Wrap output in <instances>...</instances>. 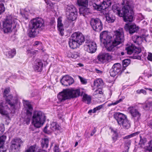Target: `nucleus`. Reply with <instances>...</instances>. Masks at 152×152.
Returning <instances> with one entry per match:
<instances>
[{"mask_svg":"<svg viewBox=\"0 0 152 152\" xmlns=\"http://www.w3.org/2000/svg\"><path fill=\"white\" fill-rule=\"evenodd\" d=\"M4 131V125H0V134L3 133Z\"/></svg>","mask_w":152,"mask_h":152,"instance_id":"052dcab7","label":"nucleus"},{"mask_svg":"<svg viewBox=\"0 0 152 152\" xmlns=\"http://www.w3.org/2000/svg\"><path fill=\"white\" fill-rule=\"evenodd\" d=\"M6 136L4 135L0 137V152H6V150L1 148L4 144L6 138Z\"/></svg>","mask_w":152,"mask_h":152,"instance_id":"cd10ccee","label":"nucleus"},{"mask_svg":"<svg viewBox=\"0 0 152 152\" xmlns=\"http://www.w3.org/2000/svg\"><path fill=\"white\" fill-rule=\"evenodd\" d=\"M133 7L129 5H126L120 10L118 7L114 5L112 6V9L119 16L122 17L125 22H132L133 19Z\"/></svg>","mask_w":152,"mask_h":152,"instance_id":"f257e3e1","label":"nucleus"},{"mask_svg":"<svg viewBox=\"0 0 152 152\" xmlns=\"http://www.w3.org/2000/svg\"><path fill=\"white\" fill-rule=\"evenodd\" d=\"M47 4V7L50 9H52L53 8V4L51 3L48 1H46Z\"/></svg>","mask_w":152,"mask_h":152,"instance_id":"13d9d810","label":"nucleus"},{"mask_svg":"<svg viewBox=\"0 0 152 152\" xmlns=\"http://www.w3.org/2000/svg\"><path fill=\"white\" fill-rule=\"evenodd\" d=\"M38 32V31L35 30L32 28H31V27L30 26L29 31L28 33V35L30 37L34 38L37 35V33Z\"/></svg>","mask_w":152,"mask_h":152,"instance_id":"bb28decb","label":"nucleus"},{"mask_svg":"<svg viewBox=\"0 0 152 152\" xmlns=\"http://www.w3.org/2000/svg\"><path fill=\"white\" fill-rule=\"evenodd\" d=\"M144 108L146 110L152 111V102H149L147 103L144 106Z\"/></svg>","mask_w":152,"mask_h":152,"instance_id":"79ce46f5","label":"nucleus"},{"mask_svg":"<svg viewBox=\"0 0 152 152\" xmlns=\"http://www.w3.org/2000/svg\"><path fill=\"white\" fill-rule=\"evenodd\" d=\"M121 125H122L123 128L126 129H128L130 126V123L127 118L122 122Z\"/></svg>","mask_w":152,"mask_h":152,"instance_id":"4c0bfd02","label":"nucleus"},{"mask_svg":"<svg viewBox=\"0 0 152 152\" xmlns=\"http://www.w3.org/2000/svg\"><path fill=\"white\" fill-rule=\"evenodd\" d=\"M69 47L72 49H75L80 45L72 37H71L69 41Z\"/></svg>","mask_w":152,"mask_h":152,"instance_id":"393cba45","label":"nucleus"},{"mask_svg":"<svg viewBox=\"0 0 152 152\" xmlns=\"http://www.w3.org/2000/svg\"><path fill=\"white\" fill-rule=\"evenodd\" d=\"M54 152H59L58 147L56 145L53 149Z\"/></svg>","mask_w":152,"mask_h":152,"instance_id":"e2e57ef3","label":"nucleus"},{"mask_svg":"<svg viewBox=\"0 0 152 152\" xmlns=\"http://www.w3.org/2000/svg\"><path fill=\"white\" fill-rule=\"evenodd\" d=\"M45 26V21L41 18H37L33 19L30 21V26L31 28L38 31L40 29H43Z\"/></svg>","mask_w":152,"mask_h":152,"instance_id":"0eeeda50","label":"nucleus"},{"mask_svg":"<svg viewBox=\"0 0 152 152\" xmlns=\"http://www.w3.org/2000/svg\"><path fill=\"white\" fill-rule=\"evenodd\" d=\"M10 89L7 88L5 89L3 93V97L5 98L6 102L13 109L15 110V107L18 103V100L17 98L13 99V96L12 95L7 96L10 92Z\"/></svg>","mask_w":152,"mask_h":152,"instance_id":"39448f33","label":"nucleus"},{"mask_svg":"<svg viewBox=\"0 0 152 152\" xmlns=\"http://www.w3.org/2000/svg\"><path fill=\"white\" fill-rule=\"evenodd\" d=\"M121 66L120 64L117 63L114 64L110 71V76L114 77L119 73V74L121 75L124 71H122V69L121 70Z\"/></svg>","mask_w":152,"mask_h":152,"instance_id":"2eb2a0df","label":"nucleus"},{"mask_svg":"<svg viewBox=\"0 0 152 152\" xmlns=\"http://www.w3.org/2000/svg\"><path fill=\"white\" fill-rule=\"evenodd\" d=\"M23 103L26 109V115L25 116L24 121L27 124H28L30 122L33 107L29 102L26 100H23Z\"/></svg>","mask_w":152,"mask_h":152,"instance_id":"6e6552de","label":"nucleus"},{"mask_svg":"<svg viewBox=\"0 0 152 152\" xmlns=\"http://www.w3.org/2000/svg\"><path fill=\"white\" fill-rule=\"evenodd\" d=\"M100 38L101 42L103 44L111 42L113 40V37L110 35V33L106 31H103L100 33Z\"/></svg>","mask_w":152,"mask_h":152,"instance_id":"ddd939ff","label":"nucleus"},{"mask_svg":"<svg viewBox=\"0 0 152 152\" xmlns=\"http://www.w3.org/2000/svg\"><path fill=\"white\" fill-rule=\"evenodd\" d=\"M113 40L111 42L104 44L107 50L112 51L114 50L115 47L123 42L124 37L123 29L120 28L114 31L113 36Z\"/></svg>","mask_w":152,"mask_h":152,"instance_id":"f03ea898","label":"nucleus"},{"mask_svg":"<svg viewBox=\"0 0 152 152\" xmlns=\"http://www.w3.org/2000/svg\"><path fill=\"white\" fill-rule=\"evenodd\" d=\"M43 66V64L42 61L37 59L35 61L33 67L35 71L41 72L42 71Z\"/></svg>","mask_w":152,"mask_h":152,"instance_id":"5701e85b","label":"nucleus"},{"mask_svg":"<svg viewBox=\"0 0 152 152\" xmlns=\"http://www.w3.org/2000/svg\"><path fill=\"white\" fill-rule=\"evenodd\" d=\"M66 15L67 18L69 20L73 21L76 20L77 16V13H68Z\"/></svg>","mask_w":152,"mask_h":152,"instance_id":"c85d7f7f","label":"nucleus"},{"mask_svg":"<svg viewBox=\"0 0 152 152\" xmlns=\"http://www.w3.org/2000/svg\"><path fill=\"white\" fill-rule=\"evenodd\" d=\"M77 3L79 6L83 7L88 6V0H77Z\"/></svg>","mask_w":152,"mask_h":152,"instance_id":"72a5a7b5","label":"nucleus"},{"mask_svg":"<svg viewBox=\"0 0 152 152\" xmlns=\"http://www.w3.org/2000/svg\"><path fill=\"white\" fill-rule=\"evenodd\" d=\"M32 124L36 128H39L43 125L46 120L44 114L40 111L34 112L32 117Z\"/></svg>","mask_w":152,"mask_h":152,"instance_id":"20e7f679","label":"nucleus"},{"mask_svg":"<svg viewBox=\"0 0 152 152\" xmlns=\"http://www.w3.org/2000/svg\"><path fill=\"white\" fill-rule=\"evenodd\" d=\"M122 100L121 99H120L119 100H117L116 102H113V103H111L110 104H108V106H110L112 105H116V104H118V103H119V102H121L122 101Z\"/></svg>","mask_w":152,"mask_h":152,"instance_id":"5fc2aeb1","label":"nucleus"},{"mask_svg":"<svg viewBox=\"0 0 152 152\" xmlns=\"http://www.w3.org/2000/svg\"><path fill=\"white\" fill-rule=\"evenodd\" d=\"M50 128L53 131L56 130H59L60 129V126L56 122H53L50 124Z\"/></svg>","mask_w":152,"mask_h":152,"instance_id":"ea45409f","label":"nucleus"},{"mask_svg":"<svg viewBox=\"0 0 152 152\" xmlns=\"http://www.w3.org/2000/svg\"><path fill=\"white\" fill-rule=\"evenodd\" d=\"M149 144V146L147 147L146 149L145 150V152H152V143Z\"/></svg>","mask_w":152,"mask_h":152,"instance_id":"3c124183","label":"nucleus"},{"mask_svg":"<svg viewBox=\"0 0 152 152\" xmlns=\"http://www.w3.org/2000/svg\"><path fill=\"white\" fill-rule=\"evenodd\" d=\"M140 133V132H135L133 133L130 134H129L128 136H127L125 137L124 139H127L129 138H130L133 137L137 135Z\"/></svg>","mask_w":152,"mask_h":152,"instance_id":"a18cd8bd","label":"nucleus"},{"mask_svg":"<svg viewBox=\"0 0 152 152\" xmlns=\"http://www.w3.org/2000/svg\"><path fill=\"white\" fill-rule=\"evenodd\" d=\"M42 45L41 43L40 42L38 41H35L34 44H33V45L37 47L38 46H41Z\"/></svg>","mask_w":152,"mask_h":152,"instance_id":"bf43d9fd","label":"nucleus"},{"mask_svg":"<svg viewBox=\"0 0 152 152\" xmlns=\"http://www.w3.org/2000/svg\"><path fill=\"white\" fill-rule=\"evenodd\" d=\"M23 141L20 138H16L11 142L10 150L12 152H17L23 145Z\"/></svg>","mask_w":152,"mask_h":152,"instance_id":"f8f14e48","label":"nucleus"},{"mask_svg":"<svg viewBox=\"0 0 152 152\" xmlns=\"http://www.w3.org/2000/svg\"><path fill=\"white\" fill-rule=\"evenodd\" d=\"M7 104L6 102H4L0 103V114L2 115H5L7 117L9 118V114L11 112L10 109L8 107Z\"/></svg>","mask_w":152,"mask_h":152,"instance_id":"4468645a","label":"nucleus"},{"mask_svg":"<svg viewBox=\"0 0 152 152\" xmlns=\"http://www.w3.org/2000/svg\"><path fill=\"white\" fill-rule=\"evenodd\" d=\"M130 63V59H126L123 60L122 61L123 67L122 69V71H124L126 69V67L129 65Z\"/></svg>","mask_w":152,"mask_h":152,"instance_id":"58836bf2","label":"nucleus"},{"mask_svg":"<svg viewBox=\"0 0 152 152\" xmlns=\"http://www.w3.org/2000/svg\"><path fill=\"white\" fill-rule=\"evenodd\" d=\"M103 107V105H101L98 106L94 108L93 110V113H94L96 112L97 110H100Z\"/></svg>","mask_w":152,"mask_h":152,"instance_id":"864d4df0","label":"nucleus"},{"mask_svg":"<svg viewBox=\"0 0 152 152\" xmlns=\"http://www.w3.org/2000/svg\"><path fill=\"white\" fill-rule=\"evenodd\" d=\"M140 140L139 142V144L145 145L147 142L146 139L144 137H142L141 136H140Z\"/></svg>","mask_w":152,"mask_h":152,"instance_id":"c03bdc74","label":"nucleus"},{"mask_svg":"<svg viewBox=\"0 0 152 152\" xmlns=\"http://www.w3.org/2000/svg\"><path fill=\"white\" fill-rule=\"evenodd\" d=\"M45 26V21L41 18H37L33 19L30 21V26L31 28L38 31L40 29H43Z\"/></svg>","mask_w":152,"mask_h":152,"instance_id":"423d86ee","label":"nucleus"},{"mask_svg":"<svg viewBox=\"0 0 152 152\" xmlns=\"http://www.w3.org/2000/svg\"><path fill=\"white\" fill-rule=\"evenodd\" d=\"M60 82L62 85L65 86H68L73 84L74 80L73 78L71 76L66 75L60 80Z\"/></svg>","mask_w":152,"mask_h":152,"instance_id":"6ab92c4d","label":"nucleus"},{"mask_svg":"<svg viewBox=\"0 0 152 152\" xmlns=\"http://www.w3.org/2000/svg\"><path fill=\"white\" fill-rule=\"evenodd\" d=\"M131 140H126L125 143L124 145L125 149L128 150L129 149V147L131 145Z\"/></svg>","mask_w":152,"mask_h":152,"instance_id":"49530a36","label":"nucleus"},{"mask_svg":"<svg viewBox=\"0 0 152 152\" xmlns=\"http://www.w3.org/2000/svg\"><path fill=\"white\" fill-rule=\"evenodd\" d=\"M147 59L148 60L152 61V53H149Z\"/></svg>","mask_w":152,"mask_h":152,"instance_id":"680f3d73","label":"nucleus"},{"mask_svg":"<svg viewBox=\"0 0 152 152\" xmlns=\"http://www.w3.org/2000/svg\"><path fill=\"white\" fill-rule=\"evenodd\" d=\"M125 50L126 51L125 53L129 55H131L132 53L138 55L141 51L140 48L136 47L133 48L132 46H129L126 48Z\"/></svg>","mask_w":152,"mask_h":152,"instance_id":"4be33fe9","label":"nucleus"},{"mask_svg":"<svg viewBox=\"0 0 152 152\" xmlns=\"http://www.w3.org/2000/svg\"><path fill=\"white\" fill-rule=\"evenodd\" d=\"M111 132H113V134L112 136L113 143H115L118 140V134L116 130H114L112 129H111Z\"/></svg>","mask_w":152,"mask_h":152,"instance_id":"7c9ffc66","label":"nucleus"},{"mask_svg":"<svg viewBox=\"0 0 152 152\" xmlns=\"http://www.w3.org/2000/svg\"><path fill=\"white\" fill-rule=\"evenodd\" d=\"M57 27L58 28H64L63 24L62 23V20L61 19L58 18L57 21Z\"/></svg>","mask_w":152,"mask_h":152,"instance_id":"09e8293b","label":"nucleus"},{"mask_svg":"<svg viewBox=\"0 0 152 152\" xmlns=\"http://www.w3.org/2000/svg\"><path fill=\"white\" fill-rule=\"evenodd\" d=\"M113 116L115 119L117 121L118 124L120 125H121L122 122L127 118L126 115L119 112L114 113Z\"/></svg>","mask_w":152,"mask_h":152,"instance_id":"412c9836","label":"nucleus"},{"mask_svg":"<svg viewBox=\"0 0 152 152\" xmlns=\"http://www.w3.org/2000/svg\"><path fill=\"white\" fill-rule=\"evenodd\" d=\"M49 140L47 138H45L43 141L41 143V146L42 148L43 149V150L45 152L46 148L48 146Z\"/></svg>","mask_w":152,"mask_h":152,"instance_id":"473e14b6","label":"nucleus"},{"mask_svg":"<svg viewBox=\"0 0 152 152\" xmlns=\"http://www.w3.org/2000/svg\"><path fill=\"white\" fill-rule=\"evenodd\" d=\"M132 116V119L134 122L138 121L141 119V114L135 106H131L128 108Z\"/></svg>","mask_w":152,"mask_h":152,"instance_id":"9b49d317","label":"nucleus"},{"mask_svg":"<svg viewBox=\"0 0 152 152\" xmlns=\"http://www.w3.org/2000/svg\"><path fill=\"white\" fill-rule=\"evenodd\" d=\"M134 57V58L137 59H140L141 58V56L139 55H137L136 56H135Z\"/></svg>","mask_w":152,"mask_h":152,"instance_id":"774afa93","label":"nucleus"},{"mask_svg":"<svg viewBox=\"0 0 152 152\" xmlns=\"http://www.w3.org/2000/svg\"><path fill=\"white\" fill-rule=\"evenodd\" d=\"M66 14L73 13H77L76 8L72 5H67L65 7Z\"/></svg>","mask_w":152,"mask_h":152,"instance_id":"a878e982","label":"nucleus"},{"mask_svg":"<svg viewBox=\"0 0 152 152\" xmlns=\"http://www.w3.org/2000/svg\"><path fill=\"white\" fill-rule=\"evenodd\" d=\"M90 24L93 29L96 31L100 32L103 29V24L101 20L99 18H92Z\"/></svg>","mask_w":152,"mask_h":152,"instance_id":"9d476101","label":"nucleus"},{"mask_svg":"<svg viewBox=\"0 0 152 152\" xmlns=\"http://www.w3.org/2000/svg\"><path fill=\"white\" fill-rule=\"evenodd\" d=\"M80 89H66L59 93L57 95L58 99L61 102L68 99L76 98L80 95Z\"/></svg>","mask_w":152,"mask_h":152,"instance_id":"7ed1b4c3","label":"nucleus"},{"mask_svg":"<svg viewBox=\"0 0 152 152\" xmlns=\"http://www.w3.org/2000/svg\"><path fill=\"white\" fill-rule=\"evenodd\" d=\"M133 41L135 43L138 42L142 39V37L141 36L135 35L132 37Z\"/></svg>","mask_w":152,"mask_h":152,"instance_id":"37998d69","label":"nucleus"},{"mask_svg":"<svg viewBox=\"0 0 152 152\" xmlns=\"http://www.w3.org/2000/svg\"><path fill=\"white\" fill-rule=\"evenodd\" d=\"M80 12L84 16L85 15H87L89 13V9L87 8V7H81L80 9Z\"/></svg>","mask_w":152,"mask_h":152,"instance_id":"f704fd0d","label":"nucleus"},{"mask_svg":"<svg viewBox=\"0 0 152 152\" xmlns=\"http://www.w3.org/2000/svg\"><path fill=\"white\" fill-rule=\"evenodd\" d=\"M83 99L84 101H87V104H90L91 102V97L86 94H84L83 96Z\"/></svg>","mask_w":152,"mask_h":152,"instance_id":"a19ab883","label":"nucleus"},{"mask_svg":"<svg viewBox=\"0 0 152 152\" xmlns=\"http://www.w3.org/2000/svg\"><path fill=\"white\" fill-rule=\"evenodd\" d=\"M79 77L80 79V81L82 84H86L87 83V82L86 79L80 76H79Z\"/></svg>","mask_w":152,"mask_h":152,"instance_id":"6e6d98bb","label":"nucleus"},{"mask_svg":"<svg viewBox=\"0 0 152 152\" xmlns=\"http://www.w3.org/2000/svg\"><path fill=\"white\" fill-rule=\"evenodd\" d=\"M95 86L98 87L100 86H102L103 85V80L101 78H99L95 80L94 83Z\"/></svg>","mask_w":152,"mask_h":152,"instance_id":"c9c22d12","label":"nucleus"},{"mask_svg":"<svg viewBox=\"0 0 152 152\" xmlns=\"http://www.w3.org/2000/svg\"><path fill=\"white\" fill-rule=\"evenodd\" d=\"M28 53H30L32 54L33 55H34L35 54V51H32L30 50H28Z\"/></svg>","mask_w":152,"mask_h":152,"instance_id":"338daca9","label":"nucleus"},{"mask_svg":"<svg viewBox=\"0 0 152 152\" xmlns=\"http://www.w3.org/2000/svg\"><path fill=\"white\" fill-rule=\"evenodd\" d=\"M36 148L34 146H31L28 150L26 151V152H36Z\"/></svg>","mask_w":152,"mask_h":152,"instance_id":"8fccbe9b","label":"nucleus"},{"mask_svg":"<svg viewBox=\"0 0 152 152\" xmlns=\"http://www.w3.org/2000/svg\"><path fill=\"white\" fill-rule=\"evenodd\" d=\"M106 20L108 23H112L114 22L115 19V16L112 15L108 14L106 16Z\"/></svg>","mask_w":152,"mask_h":152,"instance_id":"c756f323","label":"nucleus"},{"mask_svg":"<svg viewBox=\"0 0 152 152\" xmlns=\"http://www.w3.org/2000/svg\"><path fill=\"white\" fill-rule=\"evenodd\" d=\"M67 56L69 58H76L79 57V53L76 52H69L68 53Z\"/></svg>","mask_w":152,"mask_h":152,"instance_id":"e433bc0d","label":"nucleus"},{"mask_svg":"<svg viewBox=\"0 0 152 152\" xmlns=\"http://www.w3.org/2000/svg\"><path fill=\"white\" fill-rule=\"evenodd\" d=\"M71 37H72L80 45H81L85 41L84 35L82 33L79 31L73 33Z\"/></svg>","mask_w":152,"mask_h":152,"instance_id":"a211bd4d","label":"nucleus"},{"mask_svg":"<svg viewBox=\"0 0 152 152\" xmlns=\"http://www.w3.org/2000/svg\"><path fill=\"white\" fill-rule=\"evenodd\" d=\"M58 30L59 31L60 33V35L61 36H63L64 35V28H58Z\"/></svg>","mask_w":152,"mask_h":152,"instance_id":"4d7b16f0","label":"nucleus"},{"mask_svg":"<svg viewBox=\"0 0 152 152\" xmlns=\"http://www.w3.org/2000/svg\"><path fill=\"white\" fill-rule=\"evenodd\" d=\"M124 28L126 31L129 33L130 35H132L135 33H137L139 29L138 27L135 24L129 23L125 24Z\"/></svg>","mask_w":152,"mask_h":152,"instance_id":"dca6fc26","label":"nucleus"},{"mask_svg":"<svg viewBox=\"0 0 152 152\" xmlns=\"http://www.w3.org/2000/svg\"><path fill=\"white\" fill-rule=\"evenodd\" d=\"M96 129L95 128H94V130L92 131V132L91 134V136H93L95 133L96 132Z\"/></svg>","mask_w":152,"mask_h":152,"instance_id":"69168bd1","label":"nucleus"},{"mask_svg":"<svg viewBox=\"0 0 152 152\" xmlns=\"http://www.w3.org/2000/svg\"><path fill=\"white\" fill-rule=\"evenodd\" d=\"M5 10V8L3 4H0V15L3 13Z\"/></svg>","mask_w":152,"mask_h":152,"instance_id":"603ef678","label":"nucleus"},{"mask_svg":"<svg viewBox=\"0 0 152 152\" xmlns=\"http://www.w3.org/2000/svg\"><path fill=\"white\" fill-rule=\"evenodd\" d=\"M12 18L11 15H8L5 20L2 22V28L0 26L1 28L4 33H8L11 31L12 27Z\"/></svg>","mask_w":152,"mask_h":152,"instance_id":"1a4fd4ad","label":"nucleus"},{"mask_svg":"<svg viewBox=\"0 0 152 152\" xmlns=\"http://www.w3.org/2000/svg\"><path fill=\"white\" fill-rule=\"evenodd\" d=\"M16 53V50L15 49H13V50L6 52L5 53V55L8 58H12L15 55Z\"/></svg>","mask_w":152,"mask_h":152,"instance_id":"2f4dec72","label":"nucleus"},{"mask_svg":"<svg viewBox=\"0 0 152 152\" xmlns=\"http://www.w3.org/2000/svg\"><path fill=\"white\" fill-rule=\"evenodd\" d=\"M85 45L86 50L91 53L95 52L97 49V46L95 42L87 40Z\"/></svg>","mask_w":152,"mask_h":152,"instance_id":"f3484780","label":"nucleus"},{"mask_svg":"<svg viewBox=\"0 0 152 152\" xmlns=\"http://www.w3.org/2000/svg\"><path fill=\"white\" fill-rule=\"evenodd\" d=\"M95 70L96 72L98 74H101L102 73V71H101L100 70H99L96 68L95 69Z\"/></svg>","mask_w":152,"mask_h":152,"instance_id":"0e129e2a","label":"nucleus"},{"mask_svg":"<svg viewBox=\"0 0 152 152\" xmlns=\"http://www.w3.org/2000/svg\"><path fill=\"white\" fill-rule=\"evenodd\" d=\"M103 93L102 91L98 90H96L93 93V95H97L99 94V96H102Z\"/></svg>","mask_w":152,"mask_h":152,"instance_id":"de8ad7c7","label":"nucleus"},{"mask_svg":"<svg viewBox=\"0 0 152 152\" xmlns=\"http://www.w3.org/2000/svg\"><path fill=\"white\" fill-rule=\"evenodd\" d=\"M111 3L110 1H104L102 3L99 4H95V6L94 5V7H95L98 10H104L109 7L111 5Z\"/></svg>","mask_w":152,"mask_h":152,"instance_id":"aec40b11","label":"nucleus"},{"mask_svg":"<svg viewBox=\"0 0 152 152\" xmlns=\"http://www.w3.org/2000/svg\"><path fill=\"white\" fill-rule=\"evenodd\" d=\"M111 58V56L108 53H100L97 56V59L101 62L104 61H108Z\"/></svg>","mask_w":152,"mask_h":152,"instance_id":"b1692460","label":"nucleus"}]
</instances>
